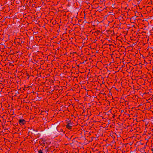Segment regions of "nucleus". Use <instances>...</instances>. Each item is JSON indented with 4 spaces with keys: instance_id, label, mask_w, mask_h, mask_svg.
Returning a JSON list of instances; mask_svg holds the SVG:
<instances>
[{
    "instance_id": "11",
    "label": "nucleus",
    "mask_w": 153,
    "mask_h": 153,
    "mask_svg": "<svg viewBox=\"0 0 153 153\" xmlns=\"http://www.w3.org/2000/svg\"><path fill=\"white\" fill-rule=\"evenodd\" d=\"M60 131L61 132H63L64 133V132L63 131V129H61Z\"/></svg>"
},
{
    "instance_id": "3",
    "label": "nucleus",
    "mask_w": 153,
    "mask_h": 153,
    "mask_svg": "<svg viewBox=\"0 0 153 153\" xmlns=\"http://www.w3.org/2000/svg\"><path fill=\"white\" fill-rule=\"evenodd\" d=\"M127 71L128 72H131V71L134 69V68L133 66H130L129 65H126Z\"/></svg>"
},
{
    "instance_id": "4",
    "label": "nucleus",
    "mask_w": 153,
    "mask_h": 153,
    "mask_svg": "<svg viewBox=\"0 0 153 153\" xmlns=\"http://www.w3.org/2000/svg\"><path fill=\"white\" fill-rule=\"evenodd\" d=\"M26 123V121L25 120L21 118L19 119L18 121L19 124L21 126L24 125Z\"/></svg>"
},
{
    "instance_id": "9",
    "label": "nucleus",
    "mask_w": 153,
    "mask_h": 153,
    "mask_svg": "<svg viewBox=\"0 0 153 153\" xmlns=\"http://www.w3.org/2000/svg\"><path fill=\"white\" fill-rule=\"evenodd\" d=\"M45 145V143H43V145H42V143H41L40 144V146H42V147H41V148H42L44 147V146Z\"/></svg>"
},
{
    "instance_id": "10",
    "label": "nucleus",
    "mask_w": 153,
    "mask_h": 153,
    "mask_svg": "<svg viewBox=\"0 0 153 153\" xmlns=\"http://www.w3.org/2000/svg\"><path fill=\"white\" fill-rule=\"evenodd\" d=\"M140 150H141V152H143V151H144V148H141V149H140Z\"/></svg>"
},
{
    "instance_id": "1",
    "label": "nucleus",
    "mask_w": 153,
    "mask_h": 153,
    "mask_svg": "<svg viewBox=\"0 0 153 153\" xmlns=\"http://www.w3.org/2000/svg\"><path fill=\"white\" fill-rule=\"evenodd\" d=\"M67 125H66V128L68 129H71L74 126L73 123H72L71 120H69L66 122Z\"/></svg>"
},
{
    "instance_id": "5",
    "label": "nucleus",
    "mask_w": 153,
    "mask_h": 153,
    "mask_svg": "<svg viewBox=\"0 0 153 153\" xmlns=\"http://www.w3.org/2000/svg\"><path fill=\"white\" fill-rule=\"evenodd\" d=\"M16 40L17 42L19 43H22V39L20 38H17L16 39Z\"/></svg>"
},
{
    "instance_id": "8",
    "label": "nucleus",
    "mask_w": 153,
    "mask_h": 153,
    "mask_svg": "<svg viewBox=\"0 0 153 153\" xmlns=\"http://www.w3.org/2000/svg\"><path fill=\"white\" fill-rule=\"evenodd\" d=\"M89 96L90 97H91L90 95H88V92L87 93V94H85V97H88Z\"/></svg>"
},
{
    "instance_id": "18",
    "label": "nucleus",
    "mask_w": 153,
    "mask_h": 153,
    "mask_svg": "<svg viewBox=\"0 0 153 153\" xmlns=\"http://www.w3.org/2000/svg\"><path fill=\"white\" fill-rule=\"evenodd\" d=\"M92 140H91V141H92Z\"/></svg>"
},
{
    "instance_id": "17",
    "label": "nucleus",
    "mask_w": 153,
    "mask_h": 153,
    "mask_svg": "<svg viewBox=\"0 0 153 153\" xmlns=\"http://www.w3.org/2000/svg\"><path fill=\"white\" fill-rule=\"evenodd\" d=\"M84 112V111H83V112H82V114H83V113Z\"/></svg>"
},
{
    "instance_id": "15",
    "label": "nucleus",
    "mask_w": 153,
    "mask_h": 153,
    "mask_svg": "<svg viewBox=\"0 0 153 153\" xmlns=\"http://www.w3.org/2000/svg\"><path fill=\"white\" fill-rule=\"evenodd\" d=\"M150 150H151L153 151V148H151Z\"/></svg>"
},
{
    "instance_id": "14",
    "label": "nucleus",
    "mask_w": 153,
    "mask_h": 153,
    "mask_svg": "<svg viewBox=\"0 0 153 153\" xmlns=\"http://www.w3.org/2000/svg\"><path fill=\"white\" fill-rule=\"evenodd\" d=\"M18 123H16V124H15V125L17 126L18 125Z\"/></svg>"
},
{
    "instance_id": "13",
    "label": "nucleus",
    "mask_w": 153,
    "mask_h": 153,
    "mask_svg": "<svg viewBox=\"0 0 153 153\" xmlns=\"http://www.w3.org/2000/svg\"><path fill=\"white\" fill-rule=\"evenodd\" d=\"M101 94H102V93H101ZM102 94L103 95H105V93H102Z\"/></svg>"
},
{
    "instance_id": "7",
    "label": "nucleus",
    "mask_w": 153,
    "mask_h": 153,
    "mask_svg": "<svg viewBox=\"0 0 153 153\" xmlns=\"http://www.w3.org/2000/svg\"><path fill=\"white\" fill-rule=\"evenodd\" d=\"M43 150V149H40L38 151V152L39 153H43V152H42Z\"/></svg>"
},
{
    "instance_id": "6",
    "label": "nucleus",
    "mask_w": 153,
    "mask_h": 153,
    "mask_svg": "<svg viewBox=\"0 0 153 153\" xmlns=\"http://www.w3.org/2000/svg\"><path fill=\"white\" fill-rule=\"evenodd\" d=\"M50 151V149H49L48 148V146H46L45 147V152L47 153L48 152Z\"/></svg>"
},
{
    "instance_id": "16",
    "label": "nucleus",
    "mask_w": 153,
    "mask_h": 153,
    "mask_svg": "<svg viewBox=\"0 0 153 153\" xmlns=\"http://www.w3.org/2000/svg\"><path fill=\"white\" fill-rule=\"evenodd\" d=\"M36 131H38V130H36Z\"/></svg>"
},
{
    "instance_id": "2",
    "label": "nucleus",
    "mask_w": 153,
    "mask_h": 153,
    "mask_svg": "<svg viewBox=\"0 0 153 153\" xmlns=\"http://www.w3.org/2000/svg\"><path fill=\"white\" fill-rule=\"evenodd\" d=\"M53 88V91H55L56 93H57L60 91V92H61L63 90V89H60L59 87L58 86H54Z\"/></svg>"
},
{
    "instance_id": "12",
    "label": "nucleus",
    "mask_w": 153,
    "mask_h": 153,
    "mask_svg": "<svg viewBox=\"0 0 153 153\" xmlns=\"http://www.w3.org/2000/svg\"><path fill=\"white\" fill-rule=\"evenodd\" d=\"M24 90V89L23 88H20V90Z\"/></svg>"
}]
</instances>
